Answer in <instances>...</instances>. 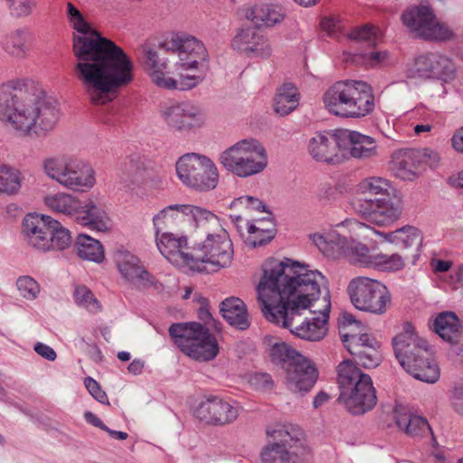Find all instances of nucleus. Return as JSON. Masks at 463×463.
Here are the masks:
<instances>
[{
    "label": "nucleus",
    "mask_w": 463,
    "mask_h": 463,
    "mask_svg": "<svg viewBox=\"0 0 463 463\" xmlns=\"http://www.w3.org/2000/svg\"><path fill=\"white\" fill-rule=\"evenodd\" d=\"M257 287L258 300L267 320L307 341H320L327 333L331 297L326 278L304 270L289 259H269Z\"/></svg>",
    "instance_id": "f257e3e1"
},
{
    "label": "nucleus",
    "mask_w": 463,
    "mask_h": 463,
    "mask_svg": "<svg viewBox=\"0 0 463 463\" xmlns=\"http://www.w3.org/2000/svg\"><path fill=\"white\" fill-rule=\"evenodd\" d=\"M65 14L72 29L75 78L90 103L111 102L134 80L132 60L121 47L102 37L71 2L66 4Z\"/></svg>",
    "instance_id": "f03ea898"
},
{
    "label": "nucleus",
    "mask_w": 463,
    "mask_h": 463,
    "mask_svg": "<svg viewBox=\"0 0 463 463\" xmlns=\"http://www.w3.org/2000/svg\"><path fill=\"white\" fill-rule=\"evenodd\" d=\"M59 118L55 100L30 91L18 80L0 85V121L20 136H46Z\"/></svg>",
    "instance_id": "7ed1b4c3"
},
{
    "label": "nucleus",
    "mask_w": 463,
    "mask_h": 463,
    "mask_svg": "<svg viewBox=\"0 0 463 463\" xmlns=\"http://www.w3.org/2000/svg\"><path fill=\"white\" fill-rule=\"evenodd\" d=\"M394 354L402 367L415 379L436 383L440 370L428 342L420 338L410 324L393 338Z\"/></svg>",
    "instance_id": "20e7f679"
},
{
    "label": "nucleus",
    "mask_w": 463,
    "mask_h": 463,
    "mask_svg": "<svg viewBox=\"0 0 463 463\" xmlns=\"http://www.w3.org/2000/svg\"><path fill=\"white\" fill-rule=\"evenodd\" d=\"M390 182L383 177L370 176L363 179L356 186V192L364 198L354 202L355 212L366 222L377 226H388L395 222L402 215V207L385 198H368L370 196L389 195Z\"/></svg>",
    "instance_id": "39448f33"
},
{
    "label": "nucleus",
    "mask_w": 463,
    "mask_h": 463,
    "mask_svg": "<svg viewBox=\"0 0 463 463\" xmlns=\"http://www.w3.org/2000/svg\"><path fill=\"white\" fill-rule=\"evenodd\" d=\"M327 110L342 118H362L374 108V96L369 84L362 80H340L324 94Z\"/></svg>",
    "instance_id": "423d86ee"
},
{
    "label": "nucleus",
    "mask_w": 463,
    "mask_h": 463,
    "mask_svg": "<svg viewBox=\"0 0 463 463\" xmlns=\"http://www.w3.org/2000/svg\"><path fill=\"white\" fill-rule=\"evenodd\" d=\"M338 402L352 414L359 415L372 410L376 402V392L371 377L353 362L345 360L337 366Z\"/></svg>",
    "instance_id": "0eeeda50"
},
{
    "label": "nucleus",
    "mask_w": 463,
    "mask_h": 463,
    "mask_svg": "<svg viewBox=\"0 0 463 463\" xmlns=\"http://www.w3.org/2000/svg\"><path fill=\"white\" fill-rule=\"evenodd\" d=\"M270 356L284 370L283 383L290 392L304 396L313 389L318 371L310 359L284 342L272 345Z\"/></svg>",
    "instance_id": "6e6552de"
},
{
    "label": "nucleus",
    "mask_w": 463,
    "mask_h": 463,
    "mask_svg": "<svg viewBox=\"0 0 463 463\" xmlns=\"http://www.w3.org/2000/svg\"><path fill=\"white\" fill-rule=\"evenodd\" d=\"M140 58L147 71L151 80L156 86L165 90H187L196 87L204 79V73L198 71L196 73H190V71L198 69L200 61L194 68H183L181 61L176 63V70L178 71V79L168 77L165 71L167 68V62L165 60H160L157 52L149 42L144 43L140 48Z\"/></svg>",
    "instance_id": "1a4fd4ad"
},
{
    "label": "nucleus",
    "mask_w": 463,
    "mask_h": 463,
    "mask_svg": "<svg viewBox=\"0 0 463 463\" xmlns=\"http://www.w3.org/2000/svg\"><path fill=\"white\" fill-rule=\"evenodd\" d=\"M168 331L175 345L194 360L210 361L219 353L215 336L200 323L172 324Z\"/></svg>",
    "instance_id": "9d476101"
},
{
    "label": "nucleus",
    "mask_w": 463,
    "mask_h": 463,
    "mask_svg": "<svg viewBox=\"0 0 463 463\" xmlns=\"http://www.w3.org/2000/svg\"><path fill=\"white\" fill-rule=\"evenodd\" d=\"M222 166L239 177H249L261 173L268 165L264 146L255 138L242 139L220 155Z\"/></svg>",
    "instance_id": "9b49d317"
},
{
    "label": "nucleus",
    "mask_w": 463,
    "mask_h": 463,
    "mask_svg": "<svg viewBox=\"0 0 463 463\" xmlns=\"http://www.w3.org/2000/svg\"><path fill=\"white\" fill-rule=\"evenodd\" d=\"M48 177L74 192H88L96 184L95 171L84 161L72 157H49L43 160Z\"/></svg>",
    "instance_id": "f8f14e48"
},
{
    "label": "nucleus",
    "mask_w": 463,
    "mask_h": 463,
    "mask_svg": "<svg viewBox=\"0 0 463 463\" xmlns=\"http://www.w3.org/2000/svg\"><path fill=\"white\" fill-rule=\"evenodd\" d=\"M266 433L269 441L260 453L263 463H307L299 455L304 450L299 428L276 425L269 427Z\"/></svg>",
    "instance_id": "ddd939ff"
},
{
    "label": "nucleus",
    "mask_w": 463,
    "mask_h": 463,
    "mask_svg": "<svg viewBox=\"0 0 463 463\" xmlns=\"http://www.w3.org/2000/svg\"><path fill=\"white\" fill-rule=\"evenodd\" d=\"M361 323L351 314H344L340 319V335L345 347L354 356L355 363L365 368L376 367L381 361L380 345L368 334H355L352 327Z\"/></svg>",
    "instance_id": "4468645a"
},
{
    "label": "nucleus",
    "mask_w": 463,
    "mask_h": 463,
    "mask_svg": "<svg viewBox=\"0 0 463 463\" xmlns=\"http://www.w3.org/2000/svg\"><path fill=\"white\" fill-rule=\"evenodd\" d=\"M176 174L186 186L200 192L214 189L219 181L218 169L207 156L185 154L175 164Z\"/></svg>",
    "instance_id": "2eb2a0df"
},
{
    "label": "nucleus",
    "mask_w": 463,
    "mask_h": 463,
    "mask_svg": "<svg viewBox=\"0 0 463 463\" xmlns=\"http://www.w3.org/2000/svg\"><path fill=\"white\" fill-rule=\"evenodd\" d=\"M354 307L361 311L383 315L391 304V294L382 282L368 277H355L347 286Z\"/></svg>",
    "instance_id": "dca6fc26"
},
{
    "label": "nucleus",
    "mask_w": 463,
    "mask_h": 463,
    "mask_svg": "<svg viewBox=\"0 0 463 463\" xmlns=\"http://www.w3.org/2000/svg\"><path fill=\"white\" fill-rule=\"evenodd\" d=\"M233 259V244L228 232L220 228L217 232L208 233L202 244L193 250V262L199 269H192L197 271L208 270L207 265L212 270H218L229 267Z\"/></svg>",
    "instance_id": "f3484780"
},
{
    "label": "nucleus",
    "mask_w": 463,
    "mask_h": 463,
    "mask_svg": "<svg viewBox=\"0 0 463 463\" xmlns=\"http://www.w3.org/2000/svg\"><path fill=\"white\" fill-rule=\"evenodd\" d=\"M403 24L419 38L428 41H447L452 38V31L436 18L428 6H413L402 16Z\"/></svg>",
    "instance_id": "a211bd4d"
},
{
    "label": "nucleus",
    "mask_w": 463,
    "mask_h": 463,
    "mask_svg": "<svg viewBox=\"0 0 463 463\" xmlns=\"http://www.w3.org/2000/svg\"><path fill=\"white\" fill-rule=\"evenodd\" d=\"M185 220L194 221L196 225H200L203 222L218 224L217 216L206 209L192 204H171L153 217L156 234L169 232Z\"/></svg>",
    "instance_id": "6ab92c4d"
},
{
    "label": "nucleus",
    "mask_w": 463,
    "mask_h": 463,
    "mask_svg": "<svg viewBox=\"0 0 463 463\" xmlns=\"http://www.w3.org/2000/svg\"><path fill=\"white\" fill-rule=\"evenodd\" d=\"M343 133L317 132L307 144V150L313 159L318 163L336 165L346 156Z\"/></svg>",
    "instance_id": "aec40b11"
},
{
    "label": "nucleus",
    "mask_w": 463,
    "mask_h": 463,
    "mask_svg": "<svg viewBox=\"0 0 463 463\" xmlns=\"http://www.w3.org/2000/svg\"><path fill=\"white\" fill-rule=\"evenodd\" d=\"M159 48L166 52L177 53L183 68H194L208 57L204 44L191 35L175 34L159 43Z\"/></svg>",
    "instance_id": "412c9836"
},
{
    "label": "nucleus",
    "mask_w": 463,
    "mask_h": 463,
    "mask_svg": "<svg viewBox=\"0 0 463 463\" xmlns=\"http://www.w3.org/2000/svg\"><path fill=\"white\" fill-rule=\"evenodd\" d=\"M340 226L346 227L352 236L367 240L370 237V233H374L383 237L386 241L402 243L404 248L421 243L422 241L420 231L412 226L403 227L392 232L385 233L354 218L345 220Z\"/></svg>",
    "instance_id": "4be33fe9"
},
{
    "label": "nucleus",
    "mask_w": 463,
    "mask_h": 463,
    "mask_svg": "<svg viewBox=\"0 0 463 463\" xmlns=\"http://www.w3.org/2000/svg\"><path fill=\"white\" fill-rule=\"evenodd\" d=\"M239 411L240 407L236 402L213 396L202 402L195 409L194 415L206 424L225 425L234 421Z\"/></svg>",
    "instance_id": "5701e85b"
},
{
    "label": "nucleus",
    "mask_w": 463,
    "mask_h": 463,
    "mask_svg": "<svg viewBox=\"0 0 463 463\" xmlns=\"http://www.w3.org/2000/svg\"><path fill=\"white\" fill-rule=\"evenodd\" d=\"M113 261L125 281L138 287H148L155 283L154 276L131 251L123 248L118 249L113 254Z\"/></svg>",
    "instance_id": "b1692460"
},
{
    "label": "nucleus",
    "mask_w": 463,
    "mask_h": 463,
    "mask_svg": "<svg viewBox=\"0 0 463 463\" xmlns=\"http://www.w3.org/2000/svg\"><path fill=\"white\" fill-rule=\"evenodd\" d=\"M156 246L161 254L172 264L189 269H199V266L193 262V252H185L187 239L185 236H178L171 232H164L156 234Z\"/></svg>",
    "instance_id": "393cba45"
},
{
    "label": "nucleus",
    "mask_w": 463,
    "mask_h": 463,
    "mask_svg": "<svg viewBox=\"0 0 463 463\" xmlns=\"http://www.w3.org/2000/svg\"><path fill=\"white\" fill-rule=\"evenodd\" d=\"M231 46L233 50L249 57L269 58L272 49L269 39L255 27L239 30L232 38Z\"/></svg>",
    "instance_id": "a878e982"
},
{
    "label": "nucleus",
    "mask_w": 463,
    "mask_h": 463,
    "mask_svg": "<svg viewBox=\"0 0 463 463\" xmlns=\"http://www.w3.org/2000/svg\"><path fill=\"white\" fill-rule=\"evenodd\" d=\"M164 117L168 126L178 130L200 128L205 122V114L203 109L189 101L167 108Z\"/></svg>",
    "instance_id": "bb28decb"
},
{
    "label": "nucleus",
    "mask_w": 463,
    "mask_h": 463,
    "mask_svg": "<svg viewBox=\"0 0 463 463\" xmlns=\"http://www.w3.org/2000/svg\"><path fill=\"white\" fill-rule=\"evenodd\" d=\"M410 77H438L444 80L451 79L454 68L451 62L436 53L420 55L410 69Z\"/></svg>",
    "instance_id": "cd10ccee"
},
{
    "label": "nucleus",
    "mask_w": 463,
    "mask_h": 463,
    "mask_svg": "<svg viewBox=\"0 0 463 463\" xmlns=\"http://www.w3.org/2000/svg\"><path fill=\"white\" fill-rule=\"evenodd\" d=\"M52 217L45 214L29 213L23 222V235L26 243L42 251H47Z\"/></svg>",
    "instance_id": "c85d7f7f"
},
{
    "label": "nucleus",
    "mask_w": 463,
    "mask_h": 463,
    "mask_svg": "<svg viewBox=\"0 0 463 463\" xmlns=\"http://www.w3.org/2000/svg\"><path fill=\"white\" fill-rule=\"evenodd\" d=\"M342 222L336 224L337 228ZM351 237V241L345 236H337L335 246L337 248L336 258L344 257L351 263L360 265L366 268H371L373 264V258L375 253H370L369 248L361 242L356 241L354 239L358 237L352 236L346 227H344Z\"/></svg>",
    "instance_id": "c756f323"
},
{
    "label": "nucleus",
    "mask_w": 463,
    "mask_h": 463,
    "mask_svg": "<svg viewBox=\"0 0 463 463\" xmlns=\"http://www.w3.org/2000/svg\"><path fill=\"white\" fill-rule=\"evenodd\" d=\"M74 221L99 232H106L110 226L105 205L91 198L84 202L80 201V207L77 210Z\"/></svg>",
    "instance_id": "7c9ffc66"
},
{
    "label": "nucleus",
    "mask_w": 463,
    "mask_h": 463,
    "mask_svg": "<svg viewBox=\"0 0 463 463\" xmlns=\"http://www.w3.org/2000/svg\"><path fill=\"white\" fill-rule=\"evenodd\" d=\"M33 37L24 27L14 29L0 40V46L9 56L15 59L27 58L33 49Z\"/></svg>",
    "instance_id": "2f4dec72"
},
{
    "label": "nucleus",
    "mask_w": 463,
    "mask_h": 463,
    "mask_svg": "<svg viewBox=\"0 0 463 463\" xmlns=\"http://www.w3.org/2000/svg\"><path fill=\"white\" fill-rule=\"evenodd\" d=\"M240 232L247 246L256 248L269 243L274 238L275 225L270 219L254 220L246 222L245 232L240 230Z\"/></svg>",
    "instance_id": "473e14b6"
},
{
    "label": "nucleus",
    "mask_w": 463,
    "mask_h": 463,
    "mask_svg": "<svg viewBox=\"0 0 463 463\" xmlns=\"http://www.w3.org/2000/svg\"><path fill=\"white\" fill-rule=\"evenodd\" d=\"M393 419L400 430L411 437L423 436L430 431L426 419L414 415L409 408L398 404L393 409Z\"/></svg>",
    "instance_id": "72a5a7b5"
},
{
    "label": "nucleus",
    "mask_w": 463,
    "mask_h": 463,
    "mask_svg": "<svg viewBox=\"0 0 463 463\" xmlns=\"http://www.w3.org/2000/svg\"><path fill=\"white\" fill-rule=\"evenodd\" d=\"M419 152L413 149H402L392 156V169L395 175L402 180H412L419 169Z\"/></svg>",
    "instance_id": "f704fd0d"
},
{
    "label": "nucleus",
    "mask_w": 463,
    "mask_h": 463,
    "mask_svg": "<svg viewBox=\"0 0 463 463\" xmlns=\"http://www.w3.org/2000/svg\"><path fill=\"white\" fill-rule=\"evenodd\" d=\"M432 328L443 340L457 344L461 336V324L453 312H442L433 321Z\"/></svg>",
    "instance_id": "c9c22d12"
},
{
    "label": "nucleus",
    "mask_w": 463,
    "mask_h": 463,
    "mask_svg": "<svg viewBox=\"0 0 463 463\" xmlns=\"http://www.w3.org/2000/svg\"><path fill=\"white\" fill-rule=\"evenodd\" d=\"M300 94L292 83H284L277 89L273 99V109L280 116L293 112L299 105Z\"/></svg>",
    "instance_id": "e433bc0d"
},
{
    "label": "nucleus",
    "mask_w": 463,
    "mask_h": 463,
    "mask_svg": "<svg viewBox=\"0 0 463 463\" xmlns=\"http://www.w3.org/2000/svg\"><path fill=\"white\" fill-rule=\"evenodd\" d=\"M43 203L52 213L65 215L72 220L75 219L77 210L80 207V200L67 193H56L47 194Z\"/></svg>",
    "instance_id": "4c0bfd02"
},
{
    "label": "nucleus",
    "mask_w": 463,
    "mask_h": 463,
    "mask_svg": "<svg viewBox=\"0 0 463 463\" xmlns=\"http://www.w3.org/2000/svg\"><path fill=\"white\" fill-rule=\"evenodd\" d=\"M345 146L349 144V153L354 158H369L376 155V144L373 137L356 131H345Z\"/></svg>",
    "instance_id": "58836bf2"
},
{
    "label": "nucleus",
    "mask_w": 463,
    "mask_h": 463,
    "mask_svg": "<svg viewBox=\"0 0 463 463\" xmlns=\"http://www.w3.org/2000/svg\"><path fill=\"white\" fill-rule=\"evenodd\" d=\"M221 312L223 318L234 327L244 330L250 326L246 306L238 298H226L222 303Z\"/></svg>",
    "instance_id": "ea45409f"
},
{
    "label": "nucleus",
    "mask_w": 463,
    "mask_h": 463,
    "mask_svg": "<svg viewBox=\"0 0 463 463\" xmlns=\"http://www.w3.org/2000/svg\"><path fill=\"white\" fill-rule=\"evenodd\" d=\"M249 17L258 26L270 27L281 23L285 18V13L280 6L260 4L251 8Z\"/></svg>",
    "instance_id": "a19ab883"
},
{
    "label": "nucleus",
    "mask_w": 463,
    "mask_h": 463,
    "mask_svg": "<svg viewBox=\"0 0 463 463\" xmlns=\"http://www.w3.org/2000/svg\"><path fill=\"white\" fill-rule=\"evenodd\" d=\"M78 256L86 260L101 263L105 259V252L99 241L86 235L79 234L74 245Z\"/></svg>",
    "instance_id": "79ce46f5"
},
{
    "label": "nucleus",
    "mask_w": 463,
    "mask_h": 463,
    "mask_svg": "<svg viewBox=\"0 0 463 463\" xmlns=\"http://www.w3.org/2000/svg\"><path fill=\"white\" fill-rule=\"evenodd\" d=\"M51 223L50 239L47 243L48 250H63L71 244V236L68 229L53 218L49 221Z\"/></svg>",
    "instance_id": "37998d69"
},
{
    "label": "nucleus",
    "mask_w": 463,
    "mask_h": 463,
    "mask_svg": "<svg viewBox=\"0 0 463 463\" xmlns=\"http://www.w3.org/2000/svg\"><path fill=\"white\" fill-rule=\"evenodd\" d=\"M20 187L19 171L6 165H0V194H14Z\"/></svg>",
    "instance_id": "c03bdc74"
},
{
    "label": "nucleus",
    "mask_w": 463,
    "mask_h": 463,
    "mask_svg": "<svg viewBox=\"0 0 463 463\" xmlns=\"http://www.w3.org/2000/svg\"><path fill=\"white\" fill-rule=\"evenodd\" d=\"M345 61L365 67H375L383 64L388 58V52L371 51L369 52L345 53Z\"/></svg>",
    "instance_id": "a18cd8bd"
},
{
    "label": "nucleus",
    "mask_w": 463,
    "mask_h": 463,
    "mask_svg": "<svg viewBox=\"0 0 463 463\" xmlns=\"http://www.w3.org/2000/svg\"><path fill=\"white\" fill-rule=\"evenodd\" d=\"M405 260L398 253L387 255L383 253H375L373 258V269L381 271H398L404 268Z\"/></svg>",
    "instance_id": "49530a36"
},
{
    "label": "nucleus",
    "mask_w": 463,
    "mask_h": 463,
    "mask_svg": "<svg viewBox=\"0 0 463 463\" xmlns=\"http://www.w3.org/2000/svg\"><path fill=\"white\" fill-rule=\"evenodd\" d=\"M73 297L78 306L85 307L91 313H97L101 309L99 300L86 286L76 287Z\"/></svg>",
    "instance_id": "de8ad7c7"
},
{
    "label": "nucleus",
    "mask_w": 463,
    "mask_h": 463,
    "mask_svg": "<svg viewBox=\"0 0 463 463\" xmlns=\"http://www.w3.org/2000/svg\"><path fill=\"white\" fill-rule=\"evenodd\" d=\"M10 15L20 19L30 16L37 6V0H5Z\"/></svg>",
    "instance_id": "09e8293b"
},
{
    "label": "nucleus",
    "mask_w": 463,
    "mask_h": 463,
    "mask_svg": "<svg viewBox=\"0 0 463 463\" xmlns=\"http://www.w3.org/2000/svg\"><path fill=\"white\" fill-rule=\"evenodd\" d=\"M124 172L134 184L139 185L146 180V168L138 157H131L125 163Z\"/></svg>",
    "instance_id": "8fccbe9b"
},
{
    "label": "nucleus",
    "mask_w": 463,
    "mask_h": 463,
    "mask_svg": "<svg viewBox=\"0 0 463 463\" xmlns=\"http://www.w3.org/2000/svg\"><path fill=\"white\" fill-rule=\"evenodd\" d=\"M347 35L352 40L364 42L369 45H375L381 36V31L378 27L366 24L353 29Z\"/></svg>",
    "instance_id": "3c124183"
},
{
    "label": "nucleus",
    "mask_w": 463,
    "mask_h": 463,
    "mask_svg": "<svg viewBox=\"0 0 463 463\" xmlns=\"http://www.w3.org/2000/svg\"><path fill=\"white\" fill-rule=\"evenodd\" d=\"M337 236L335 232H331L327 236L315 233L311 236L316 246L326 256L336 258L337 248L335 246Z\"/></svg>",
    "instance_id": "603ef678"
},
{
    "label": "nucleus",
    "mask_w": 463,
    "mask_h": 463,
    "mask_svg": "<svg viewBox=\"0 0 463 463\" xmlns=\"http://www.w3.org/2000/svg\"><path fill=\"white\" fill-rule=\"evenodd\" d=\"M17 288L21 296L28 300H33L40 293L38 282L30 276H21L16 281Z\"/></svg>",
    "instance_id": "864d4df0"
},
{
    "label": "nucleus",
    "mask_w": 463,
    "mask_h": 463,
    "mask_svg": "<svg viewBox=\"0 0 463 463\" xmlns=\"http://www.w3.org/2000/svg\"><path fill=\"white\" fill-rule=\"evenodd\" d=\"M240 205H245L246 208L265 212V204L257 197L244 195L234 199L231 203V208H236Z\"/></svg>",
    "instance_id": "5fc2aeb1"
},
{
    "label": "nucleus",
    "mask_w": 463,
    "mask_h": 463,
    "mask_svg": "<svg viewBox=\"0 0 463 463\" xmlns=\"http://www.w3.org/2000/svg\"><path fill=\"white\" fill-rule=\"evenodd\" d=\"M85 386L94 399L101 403H109L106 392L101 390L100 385L91 377H87L84 381Z\"/></svg>",
    "instance_id": "6e6d98bb"
},
{
    "label": "nucleus",
    "mask_w": 463,
    "mask_h": 463,
    "mask_svg": "<svg viewBox=\"0 0 463 463\" xmlns=\"http://www.w3.org/2000/svg\"><path fill=\"white\" fill-rule=\"evenodd\" d=\"M450 402L454 410L463 415V385H457L453 388Z\"/></svg>",
    "instance_id": "4d7b16f0"
},
{
    "label": "nucleus",
    "mask_w": 463,
    "mask_h": 463,
    "mask_svg": "<svg viewBox=\"0 0 463 463\" xmlns=\"http://www.w3.org/2000/svg\"><path fill=\"white\" fill-rule=\"evenodd\" d=\"M321 28L327 32L328 35L335 36L341 29L340 22L335 17H324L320 23Z\"/></svg>",
    "instance_id": "13d9d810"
},
{
    "label": "nucleus",
    "mask_w": 463,
    "mask_h": 463,
    "mask_svg": "<svg viewBox=\"0 0 463 463\" xmlns=\"http://www.w3.org/2000/svg\"><path fill=\"white\" fill-rule=\"evenodd\" d=\"M34 351L41 355L42 357L49 360V361H54L56 359V353L55 351L49 345L43 344V343H37L34 345Z\"/></svg>",
    "instance_id": "bf43d9fd"
},
{
    "label": "nucleus",
    "mask_w": 463,
    "mask_h": 463,
    "mask_svg": "<svg viewBox=\"0 0 463 463\" xmlns=\"http://www.w3.org/2000/svg\"><path fill=\"white\" fill-rule=\"evenodd\" d=\"M254 383L263 389H271L273 386V381L268 373H257L253 377Z\"/></svg>",
    "instance_id": "052dcab7"
},
{
    "label": "nucleus",
    "mask_w": 463,
    "mask_h": 463,
    "mask_svg": "<svg viewBox=\"0 0 463 463\" xmlns=\"http://www.w3.org/2000/svg\"><path fill=\"white\" fill-rule=\"evenodd\" d=\"M451 146L458 153L463 154V127L457 129L450 139Z\"/></svg>",
    "instance_id": "680f3d73"
},
{
    "label": "nucleus",
    "mask_w": 463,
    "mask_h": 463,
    "mask_svg": "<svg viewBox=\"0 0 463 463\" xmlns=\"http://www.w3.org/2000/svg\"><path fill=\"white\" fill-rule=\"evenodd\" d=\"M430 266L436 273L446 272L451 268L452 262L449 260L433 259L430 261Z\"/></svg>",
    "instance_id": "e2e57ef3"
},
{
    "label": "nucleus",
    "mask_w": 463,
    "mask_h": 463,
    "mask_svg": "<svg viewBox=\"0 0 463 463\" xmlns=\"http://www.w3.org/2000/svg\"><path fill=\"white\" fill-rule=\"evenodd\" d=\"M84 418L85 420H87V422H89L90 424L97 427V428H99L101 430H107V426L103 423V421L98 417L96 416L94 413L90 412V411H87L85 412L84 414Z\"/></svg>",
    "instance_id": "0e129e2a"
},
{
    "label": "nucleus",
    "mask_w": 463,
    "mask_h": 463,
    "mask_svg": "<svg viewBox=\"0 0 463 463\" xmlns=\"http://www.w3.org/2000/svg\"><path fill=\"white\" fill-rule=\"evenodd\" d=\"M329 400V395L325 392H319L314 398L313 406L317 409Z\"/></svg>",
    "instance_id": "69168bd1"
},
{
    "label": "nucleus",
    "mask_w": 463,
    "mask_h": 463,
    "mask_svg": "<svg viewBox=\"0 0 463 463\" xmlns=\"http://www.w3.org/2000/svg\"><path fill=\"white\" fill-rule=\"evenodd\" d=\"M143 367H144L143 362H141L140 360H134L128 366V370L129 373H131L133 374H139V373H141Z\"/></svg>",
    "instance_id": "338daca9"
},
{
    "label": "nucleus",
    "mask_w": 463,
    "mask_h": 463,
    "mask_svg": "<svg viewBox=\"0 0 463 463\" xmlns=\"http://www.w3.org/2000/svg\"><path fill=\"white\" fill-rule=\"evenodd\" d=\"M449 183L455 187L463 188V170L459 172L456 176L449 178Z\"/></svg>",
    "instance_id": "774afa93"
}]
</instances>
